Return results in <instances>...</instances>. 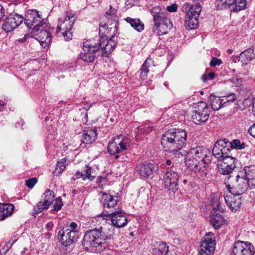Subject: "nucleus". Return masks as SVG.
Instances as JSON below:
<instances>
[{
    "instance_id": "nucleus-1",
    "label": "nucleus",
    "mask_w": 255,
    "mask_h": 255,
    "mask_svg": "<svg viewBox=\"0 0 255 255\" xmlns=\"http://www.w3.org/2000/svg\"><path fill=\"white\" fill-rule=\"evenodd\" d=\"M210 151L202 146L191 148L187 153L185 163L187 167L201 178L206 177L211 163Z\"/></svg>"
},
{
    "instance_id": "nucleus-2",
    "label": "nucleus",
    "mask_w": 255,
    "mask_h": 255,
    "mask_svg": "<svg viewBox=\"0 0 255 255\" xmlns=\"http://www.w3.org/2000/svg\"><path fill=\"white\" fill-rule=\"evenodd\" d=\"M187 139L186 131L181 129L167 131L163 133L161 139V144L166 151L174 153L178 157L183 156L181 150L185 146Z\"/></svg>"
},
{
    "instance_id": "nucleus-3",
    "label": "nucleus",
    "mask_w": 255,
    "mask_h": 255,
    "mask_svg": "<svg viewBox=\"0 0 255 255\" xmlns=\"http://www.w3.org/2000/svg\"><path fill=\"white\" fill-rule=\"evenodd\" d=\"M110 225L87 231L84 237L82 245L85 249L95 248L100 250L105 241L110 239L114 233Z\"/></svg>"
},
{
    "instance_id": "nucleus-4",
    "label": "nucleus",
    "mask_w": 255,
    "mask_h": 255,
    "mask_svg": "<svg viewBox=\"0 0 255 255\" xmlns=\"http://www.w3.org/2000/svg\"><path fill=\"white\" fill-rule=\"evenodd\" d=\"M150 12L155 27V32L160 35L167 34L173 27V24L171 20L167 17L165 9L159 6H155L150 10Z\"/></svg>"
},
{
    "instance_id": "nucleus-5",
    "label": "nucleus",
    "mask_w": 255,
    "mask_h": 255,
    "mask_svg": "<svg viewBox=\"0 0 255 255\" xmlns=\"http://www.w3.org/2000/svg\"><path fill=\"white\" fill-rule=\"evenodd\" d=\"M75 21V13L73 11H67L64 18H60L58 23L56 33L58 36H62L65 41L72 39V28Z\"/></svg>"
},
{
    "instance_id": "nucleus-6",
    "label": "nucleus",
    "mask_w": 255,
    "mask_h": 255,
    "mask_svg": "<svg viewBox=\"0 0 255 255\" xmlns=\"http://www.w3.org/2000/svg\"><path fill=\"white\" fill-rule=\"evenodd\" d=\"M129 146V140L128 138H123L122 135L117 138H112L109 142L107 147L108 152L111 155H115L117 159L119 157L118 154L127 150Z\"/></svg>"
},
{
    "instance_id": "nucleus-7",
    "label": "nucleus",
    "mask_w": 255,
    "mask_h": 255,
    "mask_svg": "<svg viewBox=\"0 0 255 255\" xmlns=\"http://www.w3.org/2000/svg\"><path fill=\"white\" fill-rule=\"evenodd\" d=\"M50 29L47 21H43L37 29L32 31L34 35L37 36V39L44 48L47 47L51 40Z\"/></svg>"
},
{
    "instance_id": "nucleus-8",
    "label": "nucleus",
    "mask_w": 255,
    "mask_h": 255,
    "mask_svg": "<svg viewBox=\"0 0 255 255\" xmlns=\"http://www.w3.org/2000/svg\"><path fill=\"white\" fill-rule=\"evenodd\" d=\"M255 248L249 242L238 241L232 248L231 255H253Z\"/></svg>"
},
{
    "instance_id": "nucleus-9",
    "label": "nucleus",
    "mask_w": 255,
    "mask_h": 255,
    "mask_svg": "<svg viewBox=\"0 0 255 255\" xmlns=\"http://www.w3.org/2000/svg\"><path fill=\"white\" fill-rule=\"evenodd\" d=\"M249 186V182L244 176H240V172L236 176V183L232 187L230 185L226 186L228 191L230 194L241 195L243 194Z\"/></svg>"
},
{
    "instance_id": "nucleus-10",
    "label": "nucleus",
    "mask_w": 255,
    "mask_h": 255,
    "mask_svg": "<svg viewBox=\"0 0 255 255\" xmlns=\"http://www.w3.org/2000/svg\"><path fill=\"white\" fill-rule=\"evenodd\" d=\"M209 110L208 105L204 102H200L198 109L192 112L191 119L192 122L197 124L206 122L209 119Z\"/></svg>"
},
{
    "instance_id": "nucleus-11",
    "label": "nucleus",
    "mask_w": 255,
    "mask_h": 255,
    "mask_svg": "<svg viewBox=\"0 0 255 255\" xmlns=\"http://www.w3.org/2000/svg\"><path fill=\"white\" fill-rule=\"evenodd\" d=\"M54 192L50 189H47L42 196L43 201L39 202L34 207L33 210L36 214L41 213L48 208L49 206L54 201Z\"/></svg>"
},
{
    "instance_id": "nucleus-12",
    "label": "nucleus",
    "mask_w": 255,
    "mask_h": 255,
    "mask_svg": "<svg viewBox=\"0 0 255 255\" xmlns=\"http://www.w3.org/2000/svg\"><path fill=\"white\" fill-rule=\"evenodd\" d=\"M165 188L175 193L178 189L179 175L173 171H167L163 177Z\"/></svg>"
},
{
    "instance_id": "nucleus-13",
    "label": "nucleus",
    "mask_w": 255,
    "mask_h": 255,
    "mask_svg": "<svg viewBox=\"0 0 255 255\" xmlns=\"http://www.w3.org/2000/svg\"><path fill=\"white\" fill-rule=\"evenodd\" d=\"M157 168L156 165L145 161L138 163L135 167V171L139 176L148 178L152 175L153 172L157 170Z\"/></svg>"
},
{
    "instance_id": "nucleus-14",
    "label": "nucleus",
    "mask_w": 255,
    "mask_h": 255,
    "mask_svg": "<svg viewBox=\"0 0 255 255\" xmlns=\"http://www.w3.org/2000/svg\"><path fill=\"white\" fill-rule=\"evenodd\" d=\"M24 17L16 13H11L4 20L2 28L6 32H10L18 26L23 21Z\"/></svg>"
},
{
    "instance_id": "nucleus-15",
    "label": "nucleus",
    "mask_w": 255,
    "mask_h": 255,
    "mask_svg": "<svg viewBox=\"0 0 255 255\" xmlns=\"http://www.w3.org/2000/svg\"><path fill=\"white\" fill-rule=\"evenodd\" d=\"M43 21L46 20L40 16L38 11L36 10H32L26 15L24 23L29 28H31L32 26H33L32 29V31H33L41 26V23Z\"/></svg>"
},
{
    "instance_id": "nucleus-16",
    "label": "nucleus",
    "mask_w": 255,
    "mask_h": 255,
    "mask_svg": "<svg viewBox=\"0 0 255 255\" xmlns=\"http://www.w3.org/2000/svg\"><path fill=\"white\" fill-rule=\"evenodd\" d=\"M108 216L110 218L112 225L116 228H122L128 223V220L125 216L124 212L121 209L112 212Z\"/></svg>"
},
{
    "instance_id": "nucleus-17",
    "label": "nucleus",
    "mask_w": 255,
    "mask_h": 255,
    "mask_svg": "<svg viewBox=\"0 0 255 255\" xmlns=\"http://www.w3.org/2000/svg\"><path fill=\"white\" fill-rule=\"evenodd\" d=\"M218 6L221 8H227L233 5L234 11L245 9L247 6L246 0H219Z\"/></svg>"
},
{
    "instance_id": "nucleus-18",
    "label": "nucleus",
    "mask_w": 255,
    "mask_h": 255,
    "mask_svg": "<svg viewBox=\"0 0 255 255\" xmlns=\"http://www.w3.org/2000/svg\"><path fill=\"white\" fill-rule=\"evenodd\" d=\"M228 145V140L226 139L218 140L214 144L212 154L219 161L226 154V150H230Z\"/></svg>"
},
{
    "instance_id": "nucleus-19",
    "label": "nucleus",
    "mask_w": 255,
    "mask_h": 255,
    "mask_svg": "<svg viewBox=\"0 0 255 255\" xmlns=\"http://www.w3.org/2000/svg\"><path fill=\"white\" fill-rule=\"evenodd\" d=\"M58 236L60 242L65 247L72 245L78 238L77 234L73 232H68L64 229L60 230Z\"/></svg>"
},
{
    "instance_id": "nucleus-20",
    "label": "nucleus",
    "mask_w": 255,
    "mask_h": 255,
    "mask_svg": "<svg viewBox=\"0 0 255 255\" xmlns=\"http://www.w3.org/2000/svg\"><path fill=\"white\" fill-rule=\"evenodd\" d=\"M240 172V176H244L249 182V187L255 188V165L245 166Z\"/></svg>"
},
{
    "instance_id": "nucleus-21",
    "label": "nucleus",
    "mask_w": 255,
    "mask_h": 255,
    "mask_svg": "<svg viewBox=\"0 0 255 255\" xmlns=\"http://www.w3.org/2000/svg\"><path fill=\"white\" fill-rule=\"evenodd\" d=\"M240 196L231 194L224 196L227 205L233 212H236L240 208L242 200Z\"/></svg>"
},
{
    "instance_id": "nucleus-22",
    "label": "nucleus",
    "mask_w": 255,
    "mask_h": 255,
    "mask_svg": "<svg viewBox=\"0 0 255 255\" xmlns=\"http://www.w3.org/2000/svg\"><path fill=\"white\" fill-rule=\"evenodd\" d=\"M102 197L101 202L104 208L110 209L115 207L119 202L118 197L110 193L101 192Z\"/></svg>"
},
{
    "instance_id": "nucleus-23",
    "label": "nucleus",
    "mask_w": 255,
    "mask_h": 255,
    "mask_svg": "<svg viewBox=\"0 0 255 255\" xmlns=\"http://www.w3.org/2000/svg\"><path fill=\"white\" fill-rule=\"evenodd\" d=\"M104 37L97 36L94 39H90L84 42L83 47L85 51L88 50V49H91L93 51L97 52L100 48L101 44Z\"/></svg>"
},
{
    "instance_id": "nucleus-24",
    "label": "nucleus",
    "mask_w": 255,
    "mask_h": 255,
    "mask_svg": "<svg viewBox=\"0 0 255 255\" xmlns=\"http://www.w3.org/2000/svg\"><path fill=\"white\" fill-rule=\"evenodd\" d=\"M115 44L104 37L103 38L100 49L102 50V56L108 57L114 50Z\"/></svg>"
},
{
    "instance_id": "nucleus-25",
    "label": "nucleus",
    "mask_w": 255,
    "mask_h": 255,
    "mask_svg": "<svg viewBox=\"0 0 255 255\" xmlns=\"http://www.w3.org/2000/svg\"><path fill=\"white\" fill-rule=\"evenodd\" d=\"M183 8L186 9V15L199 17L201 11V6L200 4H190L186 3L183 5Z\"/></svg>"
},
{
    "instance_id": "nucleus-26",
    "label": "nucleus",
    "mask_w": 255,
    "mask_h": 255,
    "mask_svg": "<svg viewBox=\"0 0 255 255\" xmlns=\"http://www.w3.org/2000/svg\"><path fill=\"white\" fill-rule=\"evenodd\" d=\"M255 57L254 49L250 48L240 53L239 56V61H240L243 64H247L253 60Z\"/></svg>"
},
{
    "instance_id": "nucleus-27",
    "label": "nucleus",
    "mask_w": 255,
    "mask_h": 255,
    "mask_svg": "<svg viewBox=\"0 0 255 255\" xmlns=\"http://www.w3.org/2000/svg\"><path fill=\"white\" fill-rule=\"evenodd\" d=\"M220 213H216L211 212L210 222L215 229L219 228L225 223L224 218L220 214Z\"/></svg>"
},
{
    "instance_id": "nucleus-28",
    "label": "nucleus",
    "mask_w": 255,
    "mask_h": 255,
    "mask_svg": "<svg viewBox=\"0 0 255 255\" xmlns=\"http://www.w3.org/2000/svg\"><path fill=\"white\" fill-rule=\"evenodd\" d=\"M13 209L14 206L12 204H0V220H3L10 216Z\"/></svg>"
},
{
    "instance_id": "nucleus-29",
    "label": "nucleus",
    "mask_w": 255,
    "mask_h": 255,
    "mask_svg": "<svg viewBox=\"0 0 255 255\" xmlns=\"http://www.w3.org/2000/svg\"><path fill=\"white\" fill-rule=\"evenodd\" d=\"M222 98L216 96L213 94H211L209 97V101L212 109L214 111H217L224 107L223 102H222Z\"/></svg>"
},
{
    "instance_id": "nucleus-30",
    "label": "nucleus",
    "mask_w": 255,
    "mask_h": 255,
    "mask_svg": "<svg viewBox=\"0 0 255 255\" xmlns=\"http://www.w3.org/2000/svg\"><path fill=\"white\" fill-rule=\"evenodd\" d=\"M97 136L96 130L90 129L85 131L81 138V141L86 144H89L95 140Z\"/></svg>"
},
{
    "instance_id": "nucleus-31",
    "label": "nucleus",
    "mask_w": 255,
    "mask_h": 255,
    "mask_svg": "<svg viewBox=\"0 0 255 255\" xmlns=\"http://www.w3.org/2000/svg\"><path fill=\"white\" fill-rule=\"evenodd\" d=\"M96 52L93 51L91 49H88V50L85 51L83 47V51L79 55V58L86 62H92L96 58Z\"/></svg>"
},
{
    "instance_id": "nucleus-32",
    "label": "nucleus",
    "mask_w": 255,
    "mask_h": 255,
    "mask_svg": "<svg viewBox=\"0 0 255 255\" xmlns=\"http://www.w3.org/2000/svg\"><path fill=\"white\" fill-rule=\"evenodd\" d=\"M105 16L108 19L113 21V23L111 25L114 24V34L117 29V24L118 23V17L117 15V10L113 8L111 5L110 6V9L105 14Z\"/></svg>"
},
{
    "instance_id": "nucleus-33",
    "label": "nucleus",
    "mask_w": 255,
    "mask_h": 255,
    "mask_svg": "<svg viewBox=\"0 0 255 255\" xmlns=\"http://www.w3.org/2000/svg\"><path fill=\"white\" fill-rule=\"evenodd\" d=\"M116 31L114 34V26L109 27L106 24H100L99 27V32L101 34L104 35L106 38L113 37L116 34Z\"/></svg>"
},
{
    "instance_id": "nucleus-34",
    "label": "nucleus",
    "mask_w": 255,
    "mask_h": 255,
    "mask_svg": "<svg viewBox=\"0 0 255 255\" xmlns=\"http://www.w3.org/2000/svg\"><path fill=\"white\" fill-rule=\"evenodd\" d=\"M198 17L186 15L185 25L189 29H194L197 27L198 25Z\"/></svg>"
},
{
    "instance_id": "nucleus-35",
    "label": "nucleus",
    "mask_w": 255,
    "mask_h": 255,
    "mask_svg": "<svg viewBox=\"0 0 255 255\" xmlns=\"http://www.w3.org/2000/svg\"><path fill=\"white\" fill-rule=\"evenodd\" d=\"M125 20L128 23H129L131 27L138 32L141 31L144 28V24L139 19L127 17L125 18Z\"/></svg>"
},
{
    "instance_id": "nucleus-36",
    "label": "nucleus",
    "mask_w": 255,
    "mask_h": 255,
    "mask_svg": "<svg viewBox=\"0 0 255 255\" xmlns=\"http://www.w3.org/2000/svg\"><path fill=\"white\" fill-rule=\"evenodd\" d=\"M91 170L92 168L86 165L84 173H81L79 171L76 172V178H82L84 180L89 179V180L92 181L94 178V176L91 175Z\"/></svg>"
},
{
    "instance_id": "nucleus-37",
    "label": "nucleus",
    "mask_w": 255,
    "mask_h": 255,
    "mask_svg": "<svg viewBox=\"0 0 255 255\" xmlns=\"http://www.w3.org/2000/svg\"><path fill=\"white\" fill-rule=\"evenodd\" d=\"M210 201L211 205L212 207V211L211 212H215L216 213H222L223 212V209L220 207V203L217 196L213 195L211 197Z\"/></svg>"
},
{
    "instance_id": "nucleus-38",
    "label": "nucleus",
    "mask_w": 255,
    "mask_h": 255,
    "mask_svg": "<svg viewBox=\"0 0 255 255\" xmlns=\"http://www.w3.org/2000/svg\"><path fill=\"white\" fill-rule=\"evenodd\" d=\"M66 158H63L57 162L56 167L54 171V174L56 176L60 175L65 170L66 166L67 165V163H66Z\"/></svg>"
},
{
    "instance_id": "nucleus-39",
    "label": "nucleus",
    "mask_w": 255,
    "mask_h": 255,
    "mask_svg": "<svg viewBox=\"0 0 255 255\" xmlns=\"http://www.w3.org/2000/svg\"><path fill=\"white\" fill-rule=\"evenodd\" d=\"M214 235L211 232L206 233L201 243L206 244L208 246L215 248V241Z\"/></svg>"
},
{
    "instance_id": "nucleus-40",
    "label": "nucleus",
    "mask_w": 255,
    "mask_h": 255,
    "mask_svg": "<svg viewBox=\"0 0 255 255\" xmlns=\"http://www.w3.org/2000/svg\"><path fill=\"white\" fill-rule=\"evenodd\" d=\"M150 62H151V59L147 58L141 66L140 76L142 80H145L147 78L149 72L148 65Z\"/></svg>"
},
{
    "instance_id": "nucleus-41",
    "label": "nucleus",
    "mask_w": 255,
    "mask_h": 255,
    "mask_svg": "<svg viewBox=\"0 0 255 255\" xmlns=\"http://www.w3.org/2000/svg\"><path fill=\"white\" fill-rule=\"evenodd\" d=\"M168 252V246L163 242L160 243L157 248L154 249V253L156 255H166Z\"/></svg>"
},
{
    "instance_id": "nucleus-42",
    "label": "nucleus",
    "mask_w": 255,
    "mask_h": 255,
    "mask_svg": "<svg viewBox=\"0 0 255 255\" xmlns=\"http://www.w3.org/2000/svg\"><path fill=\"white\" fill-rule=\"evenodd\" d=\"M236 160L235 157L226 154L220 161L229 165V169L234 170L236 167Z\"/></svg>"
},
{
    "instance_id": "nucleus-43",
    "label": "nucleus",
    "mask_w": 255,
    "mask_h": 255,
    "mask_svg": "<svg viewBox=\"0 0 255 255\" xmlns=\"http://www.w3.org/2000/svg\"><path fill=\"white\" fill-rule=\"evenodd\" d=\"M237 99V97L236 94L232 93L229 94L227 96L222 97V102H223V106L226 107L230 105Z\"/></svg>"
},
{
    "instance_id": "nucleus-44",
    "label": "nucleus",
    "mask_w": 255,
    "mask_h": 255,
    "mask_svg": "<svg viewBox=\"0 0 255 255\" xmlns=\"http://www.w3.org/2000/svg\"><path fill=\"white\" fill-rule=\"evenodd\" d=\"M215 248L206 245V244L201 243L199 250V255H211L214 253Z\"/></svg>"
},
{
    "instance_id": "nucleus-45",
    "label": "nucleus",
    "mask_w": 255,
    "mask_h": 255,
    "mask_svg": "<svg viewBox=\"0 0 255 255\" xmlns=\"http://www.w3.org/2000/svg\"><path fill=\"white\" fill-rule=\"evenodd\" d=\"M218 169L220 173L223 175H229L232 173L233 169H229V166L228 165H226L224 163L219 161L217 164Z\"/></svg>"
},
{
    "instance_id": "nucleus-46",
    "label": "nucleus",
    "mask_w": 255,
    "mask_h": 255,
    "mask_svg": "<svg viewBox=\"0 0 255 255\" xmlns=\"http://www.w3.org/2000/svg\"><path fill=\"white\" fill-rule=\"evenodd\" d=\"M228 144L230 145L231 148L238 149H243L245 147V143H241L238 139H234L232 142L228 141Z\"/></svg>"
},
{
    "instance_id": "nucleus-47",
    "label": "nucleus",
    "mask_w": 255,
    "mask_h": 255,
    "mask_svg": "<svg viewBox=\"0 0 255 255\" xmlns=\"http://www.w3.org/2000/svg\"><path fill=\"white\" fill-rule=\"evenodd\" d=\"M63 206L62 199L60 197L57 198L53 205V210L58 211L60 210Z\"/></svg>"
},
{
    "instance_id": "nucleus-48",
    "label": "nucleus",
    "mask_w": 255,
    "mask_h": 255,
    "mask_svg": "<svg viewBox=\"0 0 255 255\" xmlns=\"http://www.w3.org/2000/svg\"><path fill=\"white\" fill-rule=\"evenodd\" d=\"M68 228L65 229V231H68V232H73L74 233L77 234L78 235V229L77 224L75 222H72L70 223L69 227H67Z\"/></svg>"
},
{
    "instance_id": "nucleus-49",
    "label": "nucleus",
    "mask_w": 255,
    "mask_h": 255,
    "mask_svg": "<svg viewBox=\"0 0 255 255\" xmlns=\"http://www.w3.org/2000/svg\"><path fill=\"white\" fill-rule=\"evenodd\" d=\"M37 181V179L35 177L26 180V185L29 188H32Z\"/></svg>"
},
{
    "instance_id": "nucleus-50",
    "label": "nucleus",
    "mask_w": 255,
    "mask_h": 255,
    "mask_svg": "<svg viewBox=\"0 0 255 255\" xmlns=\"http://www.w3.org/2000/svg\"><path fill=\"white\" fill-rule=\"evenodd\" d=\"M232 83H233V85L235 87H239L240 86H241L242 84V80L241 78L237 77H234L232 80H231Z\"/></svg>"
},
{
    "instance_id": "nucleus-51",
    "label": "nucleus",
    "mask_w": 255,
    "mask_h": 255,
    "mask_svg": "<svg viewBox=\"0 0 255 255\" xmlns=\"http://www.w3.org/2000/svg\"><path fill=\"white\" fill-rule=\"evenodd\" d=\"M222 60L221 59L214 57L212 58L210 63V65L211 67H214L216 65H220L222 64Z\"/></svg>"
},
{
    "instance_id": "nucleus-52",
    "label": "nucleus",
    "mask_w": 255,
    "mask_h": 255,
    "mask_svg": "<svg viewBox=\"0 0 255 255\" xmlns=\"http://www.w3.org/2000/svg\"><path fill=\"white\" fill-rule=\"evenodd\" d=\"M177 9V6L176 4H173L167 7V10L169 12H175Z\"/></svg>"
},
{
    "instance_id": "nucleus-53",
    "label": "nucleus",
    "mask_w": 255,
    "mask_h": 255,
    "mask_svg": "<svg viewBox=\"0 0 255 255\" xmlns=\"http://www.w3.org/2000/svg\"><path fill=\"white\" fill-rule=\"evenodd\" d=\"M248 131L251 135L255 138V123L249 128Z\"/></svg>"
},
{
    "instance_id": "nucleus-54",
    "label": "nucleus",
    "mask_w": 255,
    "mask_h": 255,
    "mask_svg": "<svg viewBox=\"0 0 255 255\" xmlns=\"http://www.w3.org/2000/svg\"><path fill=\"white\" fill-rule=\"evenodd\" d=\"M53 227V224L52 222H49L46 225V229H47L48 231L51 230Z\"/></svg>"
},
{
    "instance_id": "nucleus-55",
    "label": "nucleus",
    "mask_w": 255,
    "mask_h": 255,
    "mask_svg": "<svg viewBox=\"0 0 255 255\" xmlns=\"http://www.w3.org/2000/svg\"><path fill=\"white\" fill-rule=\"evenodd\" d=\"M4 9L1 5L0 4V19L4 16Z\"/></svg>"
},
{
    "instance_id": "nucleus-56",
    "label": "nucleus",
    "mask_w": 255,
    "mask_h": 255,
    "mask_svg": "<svg viewBox=\"0 0 255 255\" xmlns=\"http://www.w3.org/2000/svg\"><path fill=\"white\" fill-rule=\"evenodd\" d=\"M29 37H30V34L28 33H26L24 35V37L23 38L19 39L18 41H19L20 42H24L26 40L27 38Z\"/></svg>"
},
{
    "instance_id": "nucleus-57",
    "label": "nucleus",
    "mask_w": 255,
    "mask_h": 255,
    "mask_svg": "<svg viewBox=\"0 0 255 255\" xmlns=\"http://www.w3.org/2000/svg\"><path fill=\"white\" fill-rule=\"evenodd\" d=\"M105 181H106V178L105 177H103L102 176H98L97 178V182L98 183H100Z\"/></svg>"
},
{
    "instance_id": "nucleus-58",
    "label": "nucleus",
    "mask_w": 255,
    "mask_h": 255,
    "mask_svg": "<svg viewBox=\"0 0 255 255\" xmlns=\"http://www.w3.org/2000/svg\"><path fill=\"white\" fill-rule=\"evenodd\" d=\"M208 79L209 80H212L213 79H214L215 78V74L213 72H210L208 75Z\"/></svg>"
},
{
    "instance_id": "nucleus-59",
    "label": "nucleus",
    "mask_w": 255,
    "mask_h": 255,
    "mask_svg": "<svg viewBox=\"0 0 255 255\" xmlns=\"http://www.w3.org/2000/svg\"><path fill=\"white\" fill-rule=\"evenodd\" d=\"M166 165L168 166H170L172 165V162L170 159H167L166 160Z\"/></svg>"
},
{
    "instance_id": "nucleus-60",
    "label": "nucleus",
    "mask_w": 255,
    "mask_h": 255,
    "mask_svg": "<svg viewBox=\"0 0 255 255\" xmlns=\"http://www.w3.org/2000/svg\"><path fill=\"white\" fill-rule=\"evenodd\" d=\"M202 79L204 82H206L207 80V76L206 75H203L202 77Z\"/></svg>"
},
{
    "instance_id": "nucleus-61",
    "label": "nucleus",
    "mask_w": 255,
    "mask_h": 255,
    "mask_svg": "<svg viewBox=\"0 0 255 255\" xmlns=\"http://www.w3.org/2000/svg\"><path fill=\"white\" fill-rule=\"evenodd\" d=\"M252 105L253 108L255 109V97L253 99Z\"/></svg>"
},
{
    "instance_id": "nucleus-62",
    "label": "nucleus",
    "mask_w": 255,
    "mask_h": 255,
    "mask_svg": "<svg viewBox=\"0 0 255 255\" xmlns=\"http://www.w3.org/2000/svg\"><path fill=\"white\" fill-rule=\"evenodd\" d=\"M192 0L194 1L197 2V3H199V4L200 2H201L203 1V0Z\"/></svg>"
},
{
    "instance_id": "nucleus-63",
    "label": "nucleus",
    "mask_w": 255,
    "mask_h": 255,
    "mask_svg": "<svg viewBox=\"0 0 255 255\" xmlns=\"http://www.w3.org/2000/svg\"><path fill=\"white\" fill-rule=\"evenodd\" d=\"M228 53H229V54H231L233 52V50L232 49H229L227 51Z\"/></svg>"
},
{
    "instance_id": "nucleus-64",
    "label": "nucleus",
    "mask_w": 255,
    "mask_h": 255,
    "mask_svg": "<svg viewBox=\"0 0 255 255\" xmlns=\"http://www.w3.org/2000/svg\"><path fill=\"white\" fill-rule=\"evenodd\" d=\"M253 255H255V250H254V252L253 253Z\"/></svg>"
}]
</instances>
